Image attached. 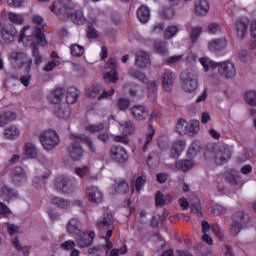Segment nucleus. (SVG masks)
Here are the masks:
<instances>
[{
	"label": "nucleus",
	"mask_w": 256,
	"mask_h": 256,
	"mask_svg": "<svg viewBox=\"0 0 256 256\" xmlns=\"http://www.w3.org/2000/svg\"><path fill=\"white\" fill-rule=\"evenodd\" d=\"M19 43H26V45H32V54L35 58L36 65H40L43 62V56L39 54V48H37V43L41 45V47H45L47 45V40L45 39V35L41 33V28L36 27L34 31L30 30L29 26H25L20 33Z\"/></svg>",
	"instance_id": "f257e3e1"
},
{
	"label": "nucleus",
	"mask_w": 256,
	"mask_h": 256,
	"mask_svg": "<svg viewBox=\"0 0 256 256\" xmlns=\"http://www.w3.org/2000/svg\"><path fill=\"white\" fill-rule=\"evenodd\" d=\"M70 140L72 144L68 147V153L72 161H80L83 158V147L79 143H85L92 153L96 151L93 140L83 134L71 133Z\"/></svg>",
	"instance_id": "f03ea898"
},
{
	"label": "nucleus",
	"mask_w": 256,
	"mask_h": 256,
	"mask_svg": "<svg viewBox=\"0 0 256 256\" xmlns=\"http://www.w3.org/2000/svg\"><path fill=\"white\" fill-rule=\"evenodd\" d=\"M39 141L45 151H53L61 143V138L57 131L47 129L39 134Z\"/></svg>",
	"instance_id": "7ed1b4c3"
},
{
	"label": "nucleus",
	"mask_w": 256,
	"mask_h": 256,
	"mask_svg": "<svg viewBox=\"0 0 256 256\" xmlns=\"http://www.w3.org/2000/svg\"><path fill=\"white\" fill-rule=\"evenodd\" d=\"M249 225V217L245 215V212L238 210L234 212L232 216V222L230 223V233L233 237H237L240 231L247 229Z\"/></svg>",
	"instance_id": "20e7f679"
},
{
	"label": "nucleus",
	"mask_w": 256,
	"mask_h": 256,
	"mask_svg": "<svg viewBox=\"0 0 256 256\" xmlns=\"http://www.w3.org/2000/svg\"><path fill=\"white\" fill-rule=\"evenodd\" d=\"M180 79L182 81L181 87L185 93H195L199 87L197 81V73L193 70H185L181 73Z\"/></svg>",
	"instance_id": "39448f33"
},
{
	"label": "nucleus",
	"mask_w": 256,
	"mask_h": 256,
	"mask_svg": "<svg viewBox=\"0 0 256 256\" xmlns=\"http://www.w3.org/2000/svg\"><path fill=\"white\" fill-rule=\"evenodd\" d=\"M54 187L56 191H60L65 195H69L71 193H74L75 189H77V184H75V181H73V179L67 176H60L56 178Z\"/></svg>",
	"instance_id": "423d86ee"
},
{
	"label": "nucleus",
	"mask_w": 256,
	"mask_h": 256,
	"mask_svg": "<svg viewBox=\"0 0 256 256\" xmlns=\"http://www.w3.org/2000/svg\"><path fill=\"white\" fill-rule=\"evenodd\" d=\"M216 69H218V74L222 79H234L237 76V67L233 61L225 60L218 62Z\"/></svg>",
	"instance_id": "0eeeda50"
},
{
	"label": "nucleus",
	"mask_w": 256,
	"mask_h": 256,
	"mask_svg": "<svg viewBox=\"0 0 256 256\" xmlns=\"http://www.w3.org/2000/svg\"><path fill=\"white\" fill-rule=\"evenodd\" d=\"M96 225L101 233L106 232V239H110L113 235V215L110 213L104 214L103 217L97 221Z\"/></svg>",
	"instance_id": "6e6552de"
},
{
	"label": "nucleus",
	"mask_w": 256,
	"mask_h": 256,
	"mask_svg": "<svg viewBox=\"0 0 256 256\" xmlns=\"http://www.w3.org/2000/svg\"><path fill=\"white\" fill-rule=\"evenodd\" d=\"M115 93L114 89H111L110 91H106L103 86L100 84L94 85L92 88L86 89V95L87 97H90L91 99H95V97L98 96V101H101V99H107V97H111Z\"/></svg>",
	"instance_id": "1a4fd4ad"
},
{
	"label": "nucleus",
	"mask_w": 256,
	"mask_h": 256,
	"mask_svg": "<svg viewBox=\"0 0 256 256\" xmlns=\"http://www.w3.org/2000/svg\"><path fill=\"white\" fill-rule=\"evenodd\" d=\"M108 69H111L110 72L104 74V81L106 83H117L119 81V73H117V59L110 58L107 63Z\"/></svg>",
	"instance_id": "9d476101"
},
{
	"label": "nucleus",
	"mask_w": 256,
	"mask_h": 256,
	"mask_svg": "<svg viewBox=\"0 0 256 256\" xmlns=\"http://www.w3.org/2000/svg\"><path fill=\"white\" fill-rule=\"evenodd\" d=\"M86 198L90 203L99 205V203H103V192L97 186H88L86 188Z\"/></svg>",
	"instance_id": "9b49d317"
},
{
	"label": "nucleus",
	"mask_w": 256,
	"mask_h": 256,
	"mask_svg": "<svg viewBox=\"0 0 256 256\" xmlns=\"http://www.w3.org/2000/svg\"><path fill=\"white\" fill-rule=\"evenodd\" d=\"M110 157L116 163H127L129 159V154L123 146H114L110 150Z\"/></svg>",
	"instance_id": "f8f14e48"
},
{
	"label": "nucleus",
	"mask_w": 256,
	"mask_h": 256,
	"mask_svg": "<svg viewBox=\"0 0 256 256\" xmlns=\"http://www.w3.org/2000/svg\"><path fill=\"white\" fill-rule=\"evenodd\" d=\"M95 236V231L85 232L82 230L81 234L75 238V241L78 247H80V249H83L85 247L93 245V239H95Z\"/></svg>",
	"instance_id": "ddd939ff"
},
{
	"label": "nucleus",
	"mask_w": 256,
	"mask_h": 256,
	"mask_svg": "<svg viewBox=\"0 0 256 256\" xmlns=\"http://www.w3.org/2000/svg\"><path fill=\"white\" fill-rule=\"evenodd\" d=\"M213 157L216 165H223V163H227L231 159V149L227 148V146H222L214 151Z\"/></svg>",
	"instance_id": "4468645a"
},
{
	"label": "nucleus",
	"mask_w": 256,
	"mask_h": 256,
	"mask_svg": "<svg viewBox=\"0 0 256 256\" xmlns=\"http://www.w3.org/2000/svg\"><path fill=\"white\" fill-rule=\"evenodd\" d=\"M10 59L13 61H16L17 63H21L23 67H25L27 73L31 71V67L33 65V60L31 58L27 57V54L23 52H12L10 54Z\"/></svg>",
	"instance_id": "2eb2a0df"
},
{
	"label": "nucleus",
	"mask_w": 256,
	"mask_h": 256,
	"mask_svg": "<svg viewBox=\"0 0 256 256\" xmlns=\"http://www.w3.org/2000/svg\"><path fill=\"white\" fill-rule=\"evenodd\" d=\"M130 113L135 121H145L149 117V109L143 105L132 106Z\"/></svg>",
	"instance_id": "dca6fc26"
},
{
	"label": "nucleus",
	"mask_w": 256,
	"mask_h": 256,
	"mask_svg": "<svg viewBox=\"0 0 256 256\" xmlns=\"http://www.w3.org/2000/svg\"><path fill=\"white\" fill-rule=\"evenodd\" d=\"M177 79V76L175 73L171 71H165L162 74V87L164 91L167 93H171L173 91V85H175V81Z\"/></svg>",
	"instance_id": "f3484780"
},
{
	"label": "nucleus",
	"mask_w": 256,
	"mask_h": 256,
	"mask_svg": "<svg viewBox=\"0 0 256 256\" xmlns=\"http://www.w3.org/2000/svg\"><path fill=\"white\" fill-rule=\"evenodd\" d=\"M81 225V220L78 218H71L66 224V231L75 239L77 236L81 235V232L83 231L81 230Z\"/></svg>",
	"instance_id": "a211bd4d"
},
{
	"label": "nucleus",
	"mask_w": 256,
	"mask_h": 256,
	"mask_svg": "<svg viewBox=\"0 0 256 256\" xmlns=\"http://www.w3.org/2000/svg\"><path fill=\"white\" fill-rule=\"evenodd\" d=\"M10 177L15 185H24L27 183V174L21 167H15L11 170Z\"/></svg>",
	"instance_id": "6ab92c4d"
},
{
	"label": "nucleus",
	"mask_w": 256,
	"mask_h": 256,
	"mask_svg": "<svg viewBox=\"0 0 256 256\" xmlns=\"http://www.w3.org/2000/svg\"><path fill=\"white\" fill-rule=\"evenodd\" d=\"M136 67L139 69H147L151 65V59L149 58V53L145 51H139L136 53L135 59Z\"/></svg>",
	"instance_id": "aec40b11"
},
{
	"label": "nucleus",
	"mask_w": 256,
	"mask_h": 256,
	"mask_svg": "<svg viewBox=\"0 0 256 256\" xmlns=\"http://www.w3.org/2000/svg\"><path fill=\"white\" fill-rule=\"evenodd\" d=\"M235 29L238 37L240 39H243L247 36V31L249 29V18H240L235 23Z\"/></svg>",
	"instance_id": "412c9836"
},
{
	"label": "nucleus",
	"mask_w": 256,
	"mask_h": 256,
	"mask_svg": "<svg viewBox=\"0 0 256 256\" xmlns=\"http://www.w3.org/2000/svg\"><path fill=\"white\" fill-rule=\"evenodd\" d=\"M227 47V40L225 38H215L208 42V50L212 53L223 51Z\"/></svg>",
	"instance_id": "4be33fe9"
},
{
	"label": "nucleus",
	"mask_w": 256,
	"mask_h": 256,
	"mask_svg": "<svg viewBox=\"0 0 256 256\" xmlns=\"http://www.w3.org/2000/svg\"><path fill=\"white\" fill-rule=\"evenodd\" d=\"M54 115L58 117V119H63L67 121L71 117V108L67 104H59L54 108Z\"/></svg>",
	"instance_id": "5701e85b"
},
{
	"label": "nucleus",
	"mask_w": 256,
	"mask_h": 256,
	"mask_svg": "<svg viewBox=\"0 0 256 256\" xmlns=\"http://www.w3.org/2000/svg\"><path fill=\"white\" fill-rule=\"evenodd\" d=\"M64 97H65V89L56 88L48 96V101L54 105H59V103L63 101Z\"/></svg>",
	"instance_id": "b1692460"
},
{
	"label": "nucleus",
	"mask_w": 256,
	"mask_h": 256,
	"mask_svg": "<svg viewBox=\"0 0 256 256\" xmlns=\"http://www.w3.org/2000/svg\"><path fill=\"white\" fill-rule=\"evenodd\" d=\"M51 177V170L47 169L44 172H41L40 176L34 177L33 185L36 189H43L45 187V179Z\"/></svg>",
	"instance_id": "393cba45"
},
{
	"label": "nucleus",
	"mask_w": 256,
	"mask_h": 256,
	"mask_svg": "<svg viewBox=\"0 0 256 256\" xmlns=\"http://www.w3.org/2000/svg\"><path fill=\"white\" fill-rule=\"evenodd\" d=\"M199 63H200V65H202L205 73H209V71H211V69H217V67L219 65V62H215L207 56L200 57Z\"/></svg>",
	"instance_id": "a878e982"
},
{
	"label": "nucleus",
	"mask_w": 256,
	"mask_h": 256,
	"mask_svg": "<svg viewBox=\"0 0 256 256\" xmlns=\"http://www.w3.org/2000/svg\"><path fill=\"white\" fill-rule=\"evenodd\" d=\"M1 37L5 43H13V41H15V37H17V29L3 28L1 30Z\"/></svg>",
	"instance_id": "bb28decb"
},
{
	"label": "nucleus",
	"mask_w": 256,
	"mask_h": 256,
	"mask_svg": "<svg viewBox=\"0 0 256 256\" xmlns=\"http://www.w3.org/2000/svg\"><path fill=\"white\" fill-rule=\"evenodd\" d=\"M195 13H197L200 17H203L206 13H209V2L207 0L196 1Z\"/></svg>",
	"instance_id": "cd10ccee"
},
{
	"label": "nucleus",
	"mask_w": 256,
	"mask_h": 256,
	"mask_svg": "<svg viewBox=\"0 0 256 256\" xmlns=\"http://www.w3.org/2000/svg\"><path fill=\"white\" fill-rule=\"evenodd\" d=\"M118 124L120 129H122L123 133L126 135H133L136 131L135 124L131 120H123L118 122Z\"/></svg>",
	"instance_id": "c85d7f7f"
},
{
	"label": "nucleus",
	"mask_w": 256,
	"mask_h": 256,
	"mask_svg": "<svg viewBox=\"0 0 256 256\" xmlns=\"http://www.w3.org/2000/svg\"><path fill=\"white\" fill-rule=\"evenodd\" d=\"M24 152L30 159H37L39 156V150L37 149V146H35V144L32 142H26L24 146Z\"/></svg>",
	"instance_id": "c756f323"
},
{
	"label": "nucleus",
	"mask_w": 256,
	"mask_h": 256,
	"mask_svg": "<svg viewBox=\"0 0 256 256\" xmlns=\"http://www.w3.org/2000/svg\"><path fill=\"white\" fill-rule=\"evenodd\" d=\"M79 97V90L75 87H70L66 91V103L68 105H73V103H77V98Z\"/></svg>",
	"instance_id": "7c9ffc66"
},
{
	"label": "nucleus",
	"mask_w": 256,
	"mask_h": 256,
	"mask_svg": "<svg viewBox=\"0 0 256 256\" xmlns=\"http://www.w3.org/2000/svg\"><path fill=\"white\" fill-rule=\"evenodd\" d=\"M51 203L52 205L58 207V209H69L71 206V201L59 196H54L51 200Z\"/></svg>",
	"instance_id": "2f4dec72"
},
{
	"label": "nucleus",
	"mask_w": 256,
	"mask_h": 256,
	"mask_svg": "<svg viewBox=\"0 0 256 256\" xmlns=\"http://www.w3.org/2000/svg\"><path fill=\"white\" fill-rule=\"evenodd\" d=\"M185 151V142L178 141L172 144L171 155L173 159H177Z\"/></svg>",
	"instance_id": "473e14b6"
},
{
	"label": "nucleus",
	"mask_w": 256,
	"mask_h": 256,
	"mask_svg": "<svg viewBox=\"0 0 256 256\" xmlns=\"http://www.w3.org/2000/svg\"><path fill=\"white\" fill-rule=\"evenodd\" d=\"M195 163L192 160H179L175 164V169L178 171H183V173H187L189 169H193Z\"/></svg>",
	"instance_id": "72a5a7b5"
},
{
	"label": "nucleus",
	"mask_w": 256,
	"mask_h": 256,
	"mask_svg": "<svg viewBox=\"0 0 256 256\" xmlns=\"http://www.w3.org/2000/svg\"><path fill=\"white\" fill-rule=\"evenodd\" d=\"M137 17L140 23H148L149 19L151 18L149 8L147 6H141L137 11Z\"/></svg>",
	"instance_id": "f704fd0d"
},
{
	"label": "nucleus",
	"mask_w": 256,
	"mask_h": 256,
	"mask_svg": "<svg viewBox=\"0 0 256 256\" xmlns=\"http://www.w3.org/2000/svg\"><path fill=\"white\" fill-rule=\"evenodd\" d=\"M153 48L156 53H159V55H167V53H169L167 42L163 40H156L153 44Z\"/></svg>",
	"instance_id": "c9c22d12"
},
{
	"label": "nucleus",
	"mask_w": 256,
	"mask_h": 256,
	"mask_svg": "<svg viewBox=\"0 0 256 256\" xmlns=\"http://www.w3.org/2000/svg\"><path fill=\"white\" fill-rule=\"evenodd\" d=\"M244 101L250 107H256V90H247L244 93Z\"/></svg>",
	"instance_id": "e433bc0d"
},
{
	"label": "nucleus",
	"mask_w": 256,
	"mask_h": 256,
	"mask_svg": "<svg viewBox=\"0 0 256 256\" xmlns=\"http://www.w3.org/2000/svg\"><path fill=\"white\" fill-rule=\"evenodd\" d=\"M17 115L13 112H4L0 115V127H5L7 123H11V121H15Z\"/></svg>",
	"instance_id": "4c0bfd02"
},
{
	"label": "nucleus",
	"mask_w": 256,
	"mask_h": 256,
	"mask_svg": "<svg viewBox=\"0 0 256 256\" xmlns=\"http://www.w3.org/2000/svg\"><path fill=\"white\" fill-rule=\"evenodd\" d=\"M4 135L6 139H17L21 132L17 126H10L4 130Z\"/></svg>",
	"instance_id": "58836bf2"
},
{
	"label": "nucleus",
	"mask_w": 256,
	"mask_h": 256,
	"mask_svg": "<svg viewBox=\"0 0 256 256\" xmlns=\"http://www.w3.org/2000/svg\"><path fill=\"white\" fill-rule=\"evenodd\" d=\"M115 189L117 193L125 195L129 191V184L126 183L124 179H118L115 181Z\"/></svg>",
	"instance_id": "ea45409f"
},
{
	"label": "nucleus",
	"mask_w": 256,
	"mask_h": 256,
	"mask_svg": "<svg viewBox=\"0 0 256 256\" xmlns=\"http://www.w3.org/2000/svg\"><path fill=\"white\" fill-rule=\"evenodd\" d=\"M129 75L134 79L141 81L142 83H145L147 81V76L145 75V73L141 72V70H137L136 68H129Z\"/></svg>",
	"instance_id": "a19ab883"
},
{
	"label": "nucleus",
	"mask_w": 256,
	"mask_h": 256,
	"mask_svg": "<svg viewBox=\"0 0 256 256\" xmlns=\"http://www.w3.org/2000/svg\"><path fill=\"white\" fill-rule=\"evenodd\" d=\"M74 173L75 175L80 177V179H83L85 177H89V174L91 173V169L89 168V166H80L74 169Z\"/></svg>",
	"instance_id": "79ce46f5"
},
{
	"label": "nucleus",
	"mask_w": 256,
	"mask_h": 256,
	"mask_svg": "<svg viewBox=\"0 0 256 256\" xmlns=\"http://www.w3.org/2000/svg\"><path fill=\"white\" fill-rule=\"evenodd\" d=\"M70 53L73 57H81L85 53V48L79 44H72L70 46Z\"/></svg>",
	"instance_id": "37998d69"
},
{
	"label": "nucleus",
	"mask_w": 256,
	"mask_h": 256,
	"mask_svg": "<svg viewBox=\"0 0 256 256\" xmlns=\"http://www.w3.org/2000/svg\"><path fill=\"white\" fill-rule=\"evenodd\" d=\"M190 209L191 213L194 215H197L198 217L201 216V201L198 198H194V200L191 202Z\"/></svg>",
	"instance_id": "c03bdc74"
},
{
	"label": "nucleus",
	"mask_w": 256,
	"mask_h": 256,
	"mask_svg": "<svg viewBox=\"0 0 256 256\" xmlns=\"http://www.w3.org/2000/svg\"><path fill=\"white\" fill-rule=\"evenodd\" d=\"M203 33V27L201 26H195L191 28L190 31V39L192 43H195L199 37H201V34Z\"/></svg>",
	"instance_id": "a18cd8bd"
},
{
	"label": "nucleus",
	"mask_w": 256,
	"mask_h": 256,
	"mask_svg": "<svg viewBox=\"0 0 256 256\" xmlns=\"http://www.w3.org/2000/svg\"><path fill=\"white\" fill-rule=\"evenodd\" d=\"M179 33L178 26H169L164 30V39H173Z\"/></svg>",
	"instance_id": "49530a36"
},
{
	"label": "nucleus",
	"mask_w": 256,
	"mask_h": 256,
	"mask_svg": "<svg viewBox=\"0 0 256 256\" xmlns=\"http://www.w3.org/2000/svg\"><path fill=\"white\" fill-rule=\"evenodd\" d=\"M187 127H189V123L184 119H180L177 122L176 131L179 135H185L187 134Z\"/></svg>",
	"instance_id": "de8ad7c7"
},
{
	"label": "nucleus",
	"mask_w": 256,
	"mask_h": 256,
	"mask_svg": "<svg viewBox=\"0 0 256 256\" xmlns=\"http://www.w3.org/2000/svg\"><path fill=\"white\" fill-rule=\"evenodd\" d=\"M71 21L75 25H83L85 23V16H83L82 11H76L72 16H71Z\"/></svg>",
	"instance_id": "09e8293b"
},
{
	"label": "nucleus",
	"mask_w": 256,
	"mask_h": 256,
	"mask_svg": "<svg viewBox=\"0 0 256 256\" xmlns=\"http://www.w3.org/2000/svg\"><path fill=\"white\" fill-rule=\"evenodd\" d=\"M163 29H165V23L157 22L153 24L150 29V35H161V33H163Z\"/></svg>",
	"instance_id": "8fccbe9b"
},
{
	"label": "nucleus",
	"mask_w": 256,
	"mask_h": 256,
	"mask_svg": "<svg viewBox=\"0 0 256 256\" xmlns=\"http://www.w3.org/2000/svg\"><path fill=\"white\" fill-rule=\"evenodd\" d=\"M147 165H148V167H151L152 169L157 167V165H159V156L157 155V153L152 152L148 156Z\"/></svg>",
	"instance_id": "3c124183"
},
{
	"label": "nucleus",
	"mask_w": 256,
	"mask_h": 256,
	"mask_svg": "<svg viewBox=\"0 0 256 256\" xmlns=\"http://www.w3.org/2000/svg\"><path fill=\"white\" fill-rule=\"evenodd\" d=\"M225 179L228 183H232V185H239V179H241V177L237 175L236 171H234V174L231 172L226 173Z\"/></svg>",
	"instance_id": "603ef678"
},
{
	"label": "nucleus",
	"mask_w": 256,
	"mask_h": 256,
	"mask_svg": "<svg viewBox=\"0 0 256 256\" xmlns=\"http://www.w3.org/2000/svg\"><path fill=\"white\" fill-rule=\"evenodd\" d=\"M86 131H89V133H99V131H103L105 129L104 123L99 124H90L85 127Z\"/></svg>",
	"instance_id": "864d4df0"
},
{
	"label": "nucleus",
	"mask_w": 256,
	"mask_h": 256,
	"mask_svg": "<svg viewBox=\"0 0 256 256\" xmlns=\"http://www.w3.org/2000/svg\"><path fill=\"white\" fill-rule=\"evenodd\" d=\"M117 107L120 111H127V108L131 107V102L127 98H119L117 100Z\"/></svg>",
	"instance_id": "5fc2aeb1"
},
{
	"label": "nucleus",
	"mask_w": 256,
	"mask_h": 256,
	"mask_svg": "<svg viewBox=\"0 0 256 256\" xmlns=\"http://www.w3.org/2000/svg\"><path fill=\"white\" fill-rule=\"evenodd\" d=\"M41 165L43 168H40L41 173H44V171H47V169L51 168V165H53V162L47 157V156H42L39 159Z\"/></svg>",
	"instance_id": "6e6d98bb"
},
{
	"label": "nucleus",
	"mask_w": 256,
	"mask_h": 256,
	"mask_svg": "<svg viewBox=\"0 0 256 256\" xmlns=\"http://www.w3.org/2000/svg\"><path fill=\"white\" fill-rule=\"evenodd\" d=\"M9 20L11 23H15L16 25H22L23 23V15L17 14L15 12L9 13Z\"/></svg>",
	"instance_id": "4d7b16f0"
},
{
	"label": "nucleus",
	"mask_w": 256,
	"mask_h": 256,
	"mask_svg": "<svg viewBox=\"0 0 256 256\" xmlns=\"http://www.w3.org/2000/svg\"><path fill=\"white\" fill-rule=\"evenodd\" d=\"M155 135V129L152 126L148 127V134L146 135V139L144 141L143 151H147V145H149L150 141H153V136Z\"/></svg>",
	"instance_id": "13d9d810"
},
{
	"label": "nucleus",
	"mask_w": 256,
	"mask_h": 256,
	"mask_svg": "<svg viewBox=\"0 0 256 256\" xmlns=\"http://www.w3.org/2000/svg\"><path fill=\"white\" fill-rule=\"evenodd\" d=\"M199 131V122L198 121H192L190 125L188 124L187 127V133L189 135H197Z\"/></svg>",
	"instance_id": "bf43d9fd"
},
{
	"label": "nucleus",
	"mask_w": 256,
	"mask_h": 256,
	"mask_svg": "<svg viewBox=\"0 0 256 256\" xmlns=\"http://www.w3.org/2000/svg\"><path fill=\"white\" fill-rule=\"evenodd\" d=\"M225 211H227V208H225V206H222L220 204H215L212 207L211 215H214V216L223 215V213H225Z\"/></svg>",
	"instance_id": "052dcab7"
},
{
	"label": "nucleus",
	"mask_w": 256,
	"mask_h": 256,
	"mask_svg": "<svg viewBox=\"0 0 256 256\" xmlns=\"http://www.w3.org/2000/svg\"><path fill=\"white\" fill-rule=\"evenodd\" d=\"M145 183H147V177L146 176H139L136 179V183H135L136 193H139V191H141V189L143 188V185H145Z\"/></svg>",
	"instance_id": "680f3d73"
},
{
	"label": "nucleus",
	"mask_w": 256,
	"mask_h": 256,
	"mask_svg": "<svg viewBox=\"0 0 256 256\" xmlns=\"http://www.w3.org/2000/svg\"><path fill=\"white\" fill-rule=\"evenodd\" d=\"M4 227H6L9 235H15L16 233H19V226L15 224L4 222Z\"/></svg>",
	"instance_id": "e2e57ef3"
},
{
	"label": "nucleus",
	"mask_w": 256,
	"mask_h": 256,
	"mask_svg": "<svg viewBox=\"0 0 256 256\" xmlns=\"http://www.w3.org/2000/svg\"><path fill=\"white\" fill-rule=\"evenodd\" d=\"M183 59V54L170 56L165 60L167 65H177Z\"/></svg>",
	"instance_id": "0e129e2a"
},
{
	"label": "nucleus",
	"mask_w": 256,
	"mask_h": 256,
	"mask_svg": "<svg viewBox=\"0 0 256 256\" xmlns=\"http://www.w3.org/2000/svg\"><path fill=\"white\" fill-rule=\"evenodd\" d=\"M60 249H63L64 251H72V249H75V241L73 240H67L60 244Z\"/></svg>",
	"instance_id": "69168bd1"
},
{
	"label": "nucleus",
	"mask_w": 256,
	"mask_h": 256,
	"mask_svg": "<svg viewBox=\"0 0 256 256\" xmlns=\"http://www.w3.org/2000/svg\"><path fill=\"white\" fill-rule=\"evenodd\" d=\"M208 31L209 33H212V35H219V33L222 31L221 25L217 23H210L208 25Z\"/></svg>",
	"instance_id": "338daca9"
},
{
	"label": "nucleus",
	"mask_w": 256,
	"mask_h": 256,
	"mask_svg": "<svg viewBox=\"0 0 256 256\" xmlns=\"http://www.w3.org/2000/svg\"><path fill=\"white\" fill-rule=\"evenodd\" d=\"M128 134L116 135L114 136V141L116 143H123L124 145H129V137Z\"/></svg>",
	"instance_id": "774afa93"
}]
</instances>
